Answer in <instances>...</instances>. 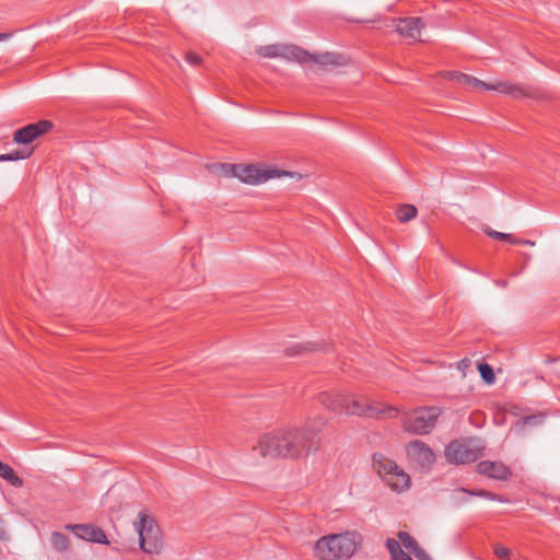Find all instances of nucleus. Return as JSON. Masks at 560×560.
I'll return each instance as SVG.
<instances>
[{"label":"nucleus","mask_w":560,"mask_h":560,"mask_svg":"<svg viewBox=\"0 0 560 560\" xmlns=\"http://www.w3.org/2000/svg\"><path fill=\"white\" fill-rule=\"evenodd\" d=\"M256 448L264 457L301 458L319 450V443L306 438L300 428H291L264 434Z\"/></svg>","instance_id":"f257e3e1"},{"label":"nucleus","mask_w":560,"mask_h":560,"mask_svg":"<svg viewBox=\"0 0 560 560\" xmlns=\"http://www.w3.org/2000/svg\"><path fill=\"white\" fill-rule=\"evenodd\" d=\"M320 402L329 410L347 416L380 417L393 409L383 404H374L365 398L349 396L340 387H331L319 396Z\"/></svg>","instance_id":"f03ea898"},{"label":"nucleus","mask_w":560,"mask_h":560,"mask_svg":"<svg viewBox=\"0 0 560 560\" xmlns=\"http://www.w3.org/2000/svg\"><path fill=\"white\" fill-rule=\"evenodd\" d=\"M361 542L359 533L348 530L320 537L313 550L319 560H342L352 557Z\"/></svg>","instance_id":"7ed1b4c3"},{"label":"nucleus","mask_w":560,"mask_h":560,"mask_svg":"<svg viewBox=\"0 0 560 560\" xmlns=\"http://www.w3.org/2000/svg\"><path fill=\"white\" fill-rule=\"evenodd\" d=\"M447 78L450 80L456 81L463 86L467 88H474V89H483L488 91H497L499 93L510 95L514 98H521L526 95V92L523 86L518 84H514L511 82L501 81L495 84H489L486 83L472 75L457 72V71H450L447 72Z\"/></svg>","instance_id":"20e7f679"},{"label":"nucleus","mask_w":560,"mask_h":560,"mask_svg":"<svg viewBox=\"0 0 560 560\" xmlns=\"http://www.w3.org/2000/svg\"><path fill=\"white\" fill-rule=\"evenodd\" d=\"M135 526L139 535L141 550L149 555H159L163 549V539L154 518L145 513H140L139 522Z\"/></svg>","instance_id":"39448f33"},{"label":"nucleus","mask_w":560,"mask_h":560,"mask_svg":"<svg viewBox=\"0 0 560 560\" xmlns=\"http://www.w3.org/2000/svg\"><path fill=\"white\" fill-rule=\"evenodd\" d=\"M483 455V446L471 439L452 441L445 448L444 456L450 464L464 465L476 462Z\"/></svg>","instance_id":"423d86ee"},{"label":"nucleus","mask_w":560,"mask_h":560,"mask_svg":"<svg viewBox=\"0 0 560 560\" xmlns=\"http://www.w3.org/2000/svg\"><path fill=\"white\" fill-rule=\"evenodd\" d=\"M441 410L438 407H425L412 410L406 413L404 418V429L413 434H428L436 425Z\"/></svg>","instance_id":"0eeeda50"},{"label":"nucleus","mask_w":560,"mask_h":560,"mask_svg":"<svg viewBox=\"0 0 560 560\" xmlns=\"http://www.w3.org/2000/svg\"><path fill=\"white\" fill-rule=\"evenodd\" d=\"M233 176L246 184H260L270 178L287 175L284 171L276 168H260L255 165H230Z\"/></svg>","instance_id":"6e6552de"},{"label":"nucleus","mask_w":560,"mask_h":560,"mask_svg":"<svg viewBox=\"0 0 560 560\" xmlns=\"http://www.w3.org/2000/svg\"><path fill=\"white\" fill-rule=\"evenodd\" d=\"M405 450L409 462L421 469H429L435 462L432 448L420 440L409 442Z\"/></svg>","instance_id":"1a4fd4ad"},{"label":"nucleus","mask_w":560,"mask_h":560,"mask_svg":"<svg viewBox=\"0 0 560 560\" xmlns=\"http://www.w3.org/2000/svg\"><path fill=\"white\" fill-rule=\"evenodd\" d=\"M54 127L50 120L42 119L34 124H28L13 133V141L23 144L24 148L35 141L37 138L48 133Z\"/></svg>","instance_id":"9d476101"},{"label":"nucleus","mask_w":560,"mask_h":560,"mask_svg":"<svg viewBox=\"0 0 560 560\" xmlns=\"http://www.w3.org/2000/svg\"><path fill=\"white\" fill-rule=\"evenodd\" d=\"M477 470L488 478L506 481L511 478V469L502 462L482 460L478 463Z\"/></svg>","instance_id":"9b49d317"},{"label":"nucleus","mask_w":560,"mask_h":560,"mask_svg":"<svg viewBox=\"0 0 560 560\" xmlns=\"http://www.w3.org/2000/svg\"><path fill=\"white\" fill-rule=\"evenodd\" d=\"M66 529L71 530L79 538L98 542V544H108L107 537L103 529L96 527L94 525L88 524H75V525H66Z\"/></svg>","instance_id":"f8f14e48"},{"label":"nucleus","mask_w":560,"mask_h":560,"mask_svg":"<svg viewBox=\"0 0 560 560\" xmlns=\"http://www.w3.org/2000/svg\"><path fill=\"white\" fill-rule=\"evenodd\" d=\"M287 50L292 55L294 60L299 62L314 61L319 65H337V56L335 54L325 52L319 55H311L300 47H289Z\"/></svg>","instance_id":"ddd939ff"},{"label":"nucleus","mask_w":560,"mask_h":560,"mask_svg":"<svg viewBox=\"0 0 560 560\" xmlns=\"http://www.w3.org/2000/svg\"><path fill=\"white\" fill-rule=\"evenodd\" d=\"M395 30L405 37L417 39L420 35V31L423 27V23L420 18H405L393 20Z\"/></svg>","instance_id":"4468645a"},{"label":"nucleus","mask_w":560,"mask_h":560,"mask_svg":"<svg viewBox=\"0 0 560 560\" xmlns=\"http://www.w3.org/2000/svg\"><path fill=\"white\" fill-rule=\"evenodd\" d=\"M327 425V419L322 416H316L314 418L308 419L301 429V431L305 434L306 438H313L318 441L319 446L322 445V439L319 438V433Z\"/></svg>","instance_id":"2eb2a0df"},{"label":"nucleus","mask_w":560,"mask_h":560,"mask_svg":"<svg viewBox=\"0 0 560 560\" xmlns=\"http://www.w3.org/2000/svg\"><path fill=\"white\" fill-rule=\"evenodd\" d=\"M459 494H469V495L479 497V498H483V499L491 500V501H498L501 503L509 502V500L506 498H504L503 495H499V494H495L493 492L482 490V489H472V490H467L465 488L456 489L454 492L455 500L457 502H466L467 501L466 498L459 497Z\"/></svg>","instance_id":"dca6fc26"},{"label":"nucleus","mask_w":560,"mask_h":560,"mask_svg":"<svg viewBox=\"0 0 560 560\" xmlns=\"http://www.w3.org/2000/svg\"><path fill=\"white\" fill-rule=\"evenodd\" d=\"M392 489L400 492L409 488L410 478L401 468L397 467L389 476L385 477L384 480Z\"/></svg>","instance_id":"f3484780"},{"label":"nucleus","mask_w":560,"mask_h":560,"mask_svg":"<svg viewBox=\"0 0 560 560\" xmlns=\"http://www.w3.org/2000/svg\"><path fill=\"white\" fill-rule=\"evenodd\" d=\"M373 466L383 480H385V477L389 476L398 467L394 460L387 458L381 453H375L373 455Z\"/></svg>","instance_id":"a211bd4d"},{"label":"nucleus","mask_w":560,"mask_h":560,"mask_svg":"<svg viewBox=\"0 0 560 560\" xmlns=\"http://www.w3.org/2000/svg\"><path fill=\"white\" fill-rule=\"evenodd\" d=\"M323 347L316 342H301L294 343L285 348L284 353L287 357H301L311 352L322 351Z\"/></svg>","instance_id":"6ab92c4d"},{"label":"nucleus","mask_w":560,"mask_h":560,"mask_svg":"<svg viewBox=\"0 0 560 560\" xmlns=\"http://www.w3.org/2000/svg\"><path fill=\"white\" fill-rule=\"evenodd\" d=\"M289 47L290 46L269 45V46L260 47L258 52H259V55H261L264 57L272 58V57L283 56V57L294 60L292 55L287 50V48H289Z\"/></svg>","instance_id":"aec40b11"},{"label":"nucleus","mask_w":560,"mask_h":560,"mask_svg":"<svg viewBox=\"0 0 560 560\" xmlns=\"http://www.w3.org/2000/svg\"><path fill=\"white\" fill-rule=\"evenodd\" d=\"M0 477L8 481L13 487L20 488L23 486V480L13 470V468L0 460Z\"/></svg>","instance_id":"412c9836"},{"label":"nucleus","mask_w":560,"mask_h":560,"mask_svg":"<svg viewBox=\"0 0 560 560\" xmlns=\"http://www.w3.org/2000/svg\"><path fill=\"white\" fill-rule=\"evenodd\" d=\"M386 548L390 553L392 560H412L410 555L400 548V542L394 538H388L386 540Z\"/></svg>","instance_id":"4be33fe9"},{"label":"nucleus","mask_w":560,"mask_h":560,"mask_svg":"<svg viewBox=\"0 0 560 560\" xmlns=\"http://www.w3.org/2000/svg\"><path fill=\"white\" fill-rule=\"evenodd\" d=\"M50 544L57 552H66L70 549V539L60 532H54L50 537Z\"/></svg>","instance_id":"5701e85b"},{"label":"nucleus","mask_w":560,"mask_h":560,"mask_svg":"<svg viewBox=\"0 0 560 560\" xmlns=\"http://www.w3.org/2000/svg\"><path fill=\"white\" fill-rule=\"evenodd\" d=\"M482 231L485 232L486 235H488L491 238L500 240L503 242H509L513 245H518V244L523 243L522 238L515 237L512 234L494 231L489 226L483 228Z\"/></svg>","instance_id":"b1692460"},{"label":"nucleus","mask_w":560,"mask_h":560,"mask_svg":"<svg viewBox=\"0 0 560 560\" xmlns=\"http://www.w3.org/2000/svg\"><path fill=\"white\" fill-rule=\"evenodd\" d=\"M33 154L32 148H22L10 153L0 154V162H10L28 159Z\"/></svg>","instance_id":"393cba45"},{"label":"nucleus","mask_w":560,"mask_h":560,"mask_svg":"<svg viewBox=\"0 0 560 560\" xmlns=\"http://www.w3.org/2000/svg\"><path fill=\"white\" fill-rule=\"evenodd\" d=\"M417 208L413 205L408 203L401 205L396 211L397 219L402 223L409 222L412 219H415L417 217Z\"/></svg>","instance_id":"a878e982"},{"label":"nucleus","mask_w":560,"mask_h":560,"mask_svg":"<svg viewBox=\"0 0 560 560\" xmlns=\"http://www.w3.org/2000/svg\"><path fill=\"white\" fill-rule=\"evenodd\" d=\"M397 536L400 548H405L410 553H413L420 547L418 541L407 532H399Z\"/></svg>","instance_id":"bb28decb"},{"label":"nucleus","mask_w":560,"mask_h":560,"mask_svg":"<svg viewBox=\"0 0 560 560\" xmlns=\"http://www.w3.org/2000/svg\"><path fill=\"white\" fill-rule=\"evenodd\" d=\"M476 369L479 371L481 378L487 384H491L495 381L493 369L488 363H478Z\"/></svg>","instance_id":"cd10ccee"},{"label":"nucleus","mask_w":560,"mask_h":560,"mask_svg":"<svg viewBox=\"0 0 560 560\" xmlns=\"http://www.w3.org/2000/svg\"><path fill=\"white\" fill-rule=\"evenodd\" d=\"M494 555L501 560H509L511 556V550L506 547L495 545Z\"/></svg>","instance_id":"c85d7f7f"},{"label":"nucleus","mask_w":560,"mask_h":560,"mask_svg":"<svg viewBox=\"0 0 560 560\" xmlns=\"http://www.w3.org/2000/svg\"><path fill=\"white\" fill-rule=\"evenodd\" d=\"M185 59L191 66H197L201 62V57L194 51L187 52Z\"/></svg>","instance_id":"c756f323"},{"label":"nucleus","mask_w":560,"mask_h":560,"mask_svg":"<svg viewBox=\"0 0 560 560\" xmlns=\"http://www.w3.org/2000/svg\"><path fill=\"white\" fill-rule=\"evenodd\" d=\"M472 366L471 360L465 358L457 362V369L463 372V375H466V370L470 369Z\"/></svg>","instance_id":"7c9ffc66"},{"label":"nucleus","mask_w":560,"mask_h":560,"mask_svg":"<svg viewBox=\"0 0 560 560\" xmlns=\"http://www.w3.org/2000/svg\"><path fill=\"white\" fill-rule=\"evenodd\" d=\"M8 539H9V533L5 527V522L0 516V540L7 541Z\"/></svg>","instance_id":"2f4dec72"},{"label":"nucleus","mask_w":560,"mask_h":560,"mask_svg":"<svg viewBox=\"0 0 560 560\" xmlns=\"http://www.w3.org/2000/svg\"><path fill=\"white\" fill-rule=\"evenodd\" d=\"M412 555L418 560H432L430 556L421 547H419Z\"/></svg>","instance_id":"473e14b6"},{"label":"nucleus","mask_w":560,"mask_h":560,"mask_svg":"<svg viewBox=\"0 0 560 560\" xmlns=\"http://www.w3.org/2000/svg\"><path fill=\"white\" fill-rule=\"evenodd\" d=\"M11 37V34L10 33H0V42L1 40H7Z\"/></svg>","instance_id":"72a5a7b5"},{"label":"nucleus","mask_w":560,"mask_h":560,"mask_svg":"<svg viewBox=\"0 0 560 560\" xmlns=\"http://www.w3.org/2000/svg\"><path fill=\"white\" fill-rule=\"evenodd\" d=\"M522 244H526V245H530V246H534L535 243L532 242V241H528V240H523V243Z\"/></svg>","instance_id":"f704fd0d"},{"label":"nucleus","mask_w":560,"mask_h":560,"mask_svg":"<svg viewBox=\"0 0 560 560\" xmlns=\"http://www.w3.org/2000/svg\"><path fill=\"white\" fill-rule=\"evenodd\" d=\"M552 363H557V362H560V358L559 359H552L551 360Z\"/></svg>","instance_id":"c9c22d12"}]
</instances>
